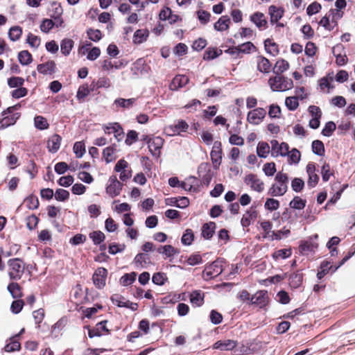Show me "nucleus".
<instances>
[{
  "instance_id": "obj_1",
  "label": "nucleus",
  "mask_w": 355,
  "mask_h": 355,
  "mask_svg": "<svg viewBox=\"0 0 355 355\" xmlns=\"http://www.w3.org/2000/svg\"><path fill=\"white\" fill-rule=\"evenodd\" d=\"M276 184H273L268 191V193L272 196H282L284 195L288 190V176L286 173L278 172L275 178Z\"/></svg>"
},
{
  "instance_id": "obj_2",
  "label": "nucleus",
  "mask_w": 355,
  "mask_h": 355,
  "mask_svg": "<svg viewBox=\"0 0 355 355\" xmlns=\"http://www.w3.org/2000/svg\"><path fill=\"white\" fill-rule=\"evenodd\" d=\"M268 84L272 92H285L293 87V80L282 75L270 77Z\"/></svg>"
},
{
  "instance_id": "obj_3",
  "label": "nucleus",
  "mask_w": 355,
  "mask_h": 355,
  "mask_svg": "<svg viewBox=\"0 0 355 355\" xmlns=\"http://www.w3.org/2000/svg\"><path fill=\"white\" fill-rule=\"evenodd\" d=\"M224 259L218 258L212 263L207 264L202 272V278L205 281H209L218 277L223 271V263Z\"/></svg>"
},
{
  "instance_id": "obj_4",
  "label": "nucleus",
  "mask_w": 355,
  "mask_h": 355,
  "mask_svg": "<svg viewBox=\"0 0 355 355\" xmlns=\"http://www.w3.org/2000/svg\"><path fill=\"white\" fill-rule=\"evenodd\" d=\"M9 267V277L11 279L17 280L21 279L24 271L23 261L19 258L10 259L8 261Z\"/></svg>"
},
{
  "instance_id": "obj_5",
  "label": "nucleus",
  "mask_w": 355,
  "mask_h": 355,
  "mask_svg": "<svg viewBox=\"0 0 355 355\" xmlns=\"http://www.w3.org/2000/svg\"><path fill=\"white\" fill-rule=\"evenodd\" d=\"M198 174L201 178L203 184L208 186L213 177L214 172L211 169V164L209 162H202L198 167Z\"/></svg>"
},
{
  "instance_id": "obj_6",
  "label": "nucleus",
  "mask_w": 355,
  "mask_h": 355,
  "mask_svg": "<svg viewBox=\"0 0 355 355\" xmlns=\"http://www.w3.org/2000/svg\"><path fill=\"white\" fill-rule=\"evenodd\" d=\"M210 157L214 169L216 171L218 170L221 164L223 158L222 144L220 141H214L210 153Z\"/></svg>"
},
{
  "instance_id": "obj_7",
  "label": "nucleus",
  "mask_w": 355,
  "mask_h": 355,
  "mask_svg": "<svg viewBox=\"0 0 355 355\" xmlns=\"http://www.w3.org/2000/svg\"><path fill=\"white\" fill-rule=\"evenodd\" d=\"M122 187L123 184L117 180L116 176L112 175L109 178L105 191L111 198H114L120 194Z\"/></svg>"
},
{
  "instance_id": "obj_8",
  "label": "nucleus",
  "mask_w": 355,
  "mask_h": 355,
  "mask_svg": "<svg viewBox=\"0 0 355 355\" xmlns=\"http://www.w3.org/2000/svg\"><path fill=\"white\" fill-rule=\"evenodd\" d=\"M271 144V156L277 157L278 156L286 157L288 155L289 145L286 142L279 143L277 140L272 139L270 141Z\"/></svg>"
},
{
  "instance_id": "obj_9",
  "label": "nucleus",
  "mask_w": 355,
  "mask_h": 355,
  "mask_svg": "<svg viewBox=\"0 0 355 355\" xmlns=\"http://www.w3.org/2000/svg\"><path fill=\"white\" fill-rule=\"evenodd\" d=\"M268 303V291L261 290L257 291L250 298V304L257 305L260 309H264Z\"/></svg>"
},
{
  "instance_id": "obj_10",
  "label": "nucleus",
  "mask_w": 355,
  "mask_h": 355,
  "mask_svg": "<svg viewBox=\"0 0 355 355\" xmlns=\"http://www.w3.org/2000/svg\"><path fill=\"white\" fill-rule=\"evenodd\" d=\"M107 275V270L105 268H97L92 277L94 284L99 289L105 286V280Z\"/></svg>"
},
{
  "instance_id": "obj_11",
  "label": "nucleus",
  "mask_w": 355,
  "mask_h": 355,
  "mask_svg": "<svg viewBox=\"0 0 355 355\" xmlns=\"http://www.w3.org/2000/svg\"><path fill=\"white\" fill-rule=\"evenodd\" d=\"M266 114V112L263 108L258 107L248 112L247 120L250 123L258 125L264 119Z\"/></svg>"
},
{
  "instance_id": "obj_12",
  "label": "nucleus",
  "mask_w": 355,
  "mask_h": 355,
  "mask_svg": "<svg viewBox=\"0 0 355 355\" xmlns=\"http://www.w3.org/2000/svg\"><path fill=\"white\" fill-rule=\"evenodd\" d=\"M104 131L105 134H114V137L118 141L122 140L124 137V132L121 125L119 123H109L105 126Z\"/></svg>"
},
{
  "instance_id": "obj_13",
  "label": "nucleus",
  "mask_w": 355,
  "mask_h": 355,
  "mask_svg": "<svg viewBox=\"0 0 355 355\" xmlns=\"http://www.w3.org/2000/svg\"><path fill=\"white\" fill-rule=\"evenodd\" d=\"M245 182L250 185L253 190L259 193L262 192L264 189L263 182L255 174L250 173L246 175Z\"/></svg>"
},
{
  "instance_id": "obj_14",
  "label": "nucleus",
  "mask_w": 355,
  "mask_h": 355,
  "mask_svg": "<svg viewBox=\"0 0 355 355\" xmlns=\"http://www.w3.org/2000/svg\"><path fill=\"white\" fill-rule=\"evenodd\" d=\"M306 173L309 175L307 186L310 188H314L319 181V176L315 173V164L313 162H309L306 165Z\"/></svg>"
},
{
  "instance_id": "obj_15",
  "label": "nucleus",
  "mask_w": 355,
  "mask_h": 355,
  "mask_svg": "<svg viewBox=\"0 0 355 355\" xmlns=\"http://www.w3.org/2000/svg\"><path fill=\"white\" fill-rule=\"evenodd\" d=\"M164 139L160 137H153L149 144L148 148L153 157H158L160 155V150L164 144Z\"/></svg>"
},
{
  "instance_id": "obj_16",
  "label": "nucleus",
  "mask_w": 355,
  "mask_h": 355,
  "mask_svg": "<svg viewBox=\"0 0 355 355\" xmlns=\"http://www.w3.org/2000/svg\"><path fill=\"white\" fill-rule=\"evenodd\" d=\"M237 341L234 340H220L216 341L212 346L214 349L220 351H231L237 346Z\"/></svg>"
},
{
  "instance_id": "obj_17",
  "label": "nucleus",
  "mask_w": 355,
  "mask_h": 355,
  "mask_svg": "<svg viewBox=\"0 0 355 355\" xmlns=\"http://www.w3.org/2000/svg\"><path fill=\"white\" fill-rule=\"evenodd\" d=\"M258 213L256 210V207L254 206H251V207L247 210L243 214L241 220V224L243 227H249L251 223L257 218Z\"/></svg>"
},
{
  "instance_id": "obj_18",
  "label": "nucleus",
  "mask_w": 355,
  "mask_h": 355,
  "mask_svg": "<svg viewBox=\"0 0 355 355\" xmlns=\"http://www.w3.org/2000/svg\"><path fill=\"white\" fill-rule=\"evenodd\" d=\"M189 81V78L186 75H177L171 80L169 88L172 91H177L184 87Z\"/></svg>"
},
{
  "instance_id": "obj_19",
  "label": "nucleus",
  "mask_w": 355,
  "mask_h": 355,
  "mask_svg": "<svg viewBox=\"0 0 355 355\" xmlns=\"http://www.w3.org/2000/svg\"><path fill=\"white\" fill-rule=\"evenodd\" d=\"M216 224L215 222L205 223L201 227V236L205 240H210L215 234Z\"/></svg>"
},
{
  "instance_id": "obj_20",
  "label": "nucleus",
  "mask_w": 355,
  "mask_h": 355,
  "mask_svg": "<svg viewBox=\"0 0 355 355\" xmlns=\"http://www.w3.org/2000/svg\"><path fill=\"white\" fill-rule=\"evenodd\" d=\"M107 321V320H103L101 322H99L96 324V327L93 329H89L88 328V336L90 338H92L94 337H100L102 336L101 331H105L107 334H109L110 331L106 327Z\"/></svg>"
},
{
  "instance_id": "obj_21",
  "label": "nucleus",
  "mask_w": 355,
  "mask_h": 355,
  "mask_svg": "<svg viewBox=\"0 0 355 355\" xmlns=\"http://www.w3.org/2000/svg\"><path fill=\"white\" fill-rule=\"evenodd\" d=\"M268 13L270 15V21L272 24L277 23L284 15V10L282 8H278L272 5L268 8Z\"/></svg>"
},
{
  "instance_id": "obj_22",
  "label": "nucleus",
  "mask_w": 355,
  "mask_h": 355,
  "mask_svg": "<svg viewBox=\"0 0 355 355\" xmlns=\"http://www.w3.org/2000/svg\"><path fill=\"white\" fill-rule=\"evenodd\" d=\"M62 137L58 135L54 134L47 141L48 150L51 153H55L58 151L60 147Z\"/></svg>"
},
{
  "instance_id": "obj_23",
  "label": "nucleus",
  "mask_w": 355,
  "mask_h": 355,
  "mask_svg": "<svg viewBox=\"0 0 355 355\" xmlns=\"http://www.w3.org/2000/svg\"><path fill=\"white\" fill-rule=\"evenodd\" d=\"M55 67L56 65L55 62L53 60H49L45 63L39 64L37 66V70L40 73L43 75H51L55 72Z\"/></svg>"
},
{
  "instance_id": "obj_24",
  "label": "nucleus",
  "mask_w": 355,
  "mask_h": 355,
  "mask_svg": "<svg viewBox=\"0 0 355 355\" xmlns=\"http://www.w3.org/2000/svg\"><path fill=\"white\" fill-rule=\"evenodd\" d=\"M189 128L188 123L184 120H179L176 124L171 125L168 130L173 132V135H180L182 132H185Z\"/></svg>"
},
{
  "instance_id": "obj_25",
  "label": "nucleus",
  "mask_w": 355,
  "mask_h": 355,
  "mask_svg": "<svg viewBox=\"0 0 355 355\" xmlns=\"http://www.w3.org/2000/svg\"><path fill=\"white\" fill-rule=\"evenodd\" d=\"M230 22L231 19L228 15H223L214 23V28L216 31H225L230 28Z\"/></svg>"
},
{
  "instance_id": "obj_26",
  "label": "nucleus",
  "mask_w": 355,
  "mask_h": 355,
  "mask_svg": "<svg viewBox=\"0 0 355 355\" xmlns=\"http://www.w3.org/2000/svg\"><path fill=\"white\" fill-rule=\"evenodd\" d=\"M3 116V119L0 120V130L5 129L10 125H14L17 120L19 118L20 114L17 112L10 116Z\"/></svg>"
},
{
  "instance_id": "obj_27",
  "label": "nucleus",
  "mask_w": 355,
  "mask_h": 355,
  "mask_svg": "<svg viewBox=\"0 0 355 355\" xmlns=\"http://www.w3.org/2000/svg\"><path fill=\"white\" fill-rule=\"evenodd\" d=\"M116 152V145L115 144L106 147L103 150V157L106 164H109L116 159L115 153Z\"/></svg>"
},
{
  "instance_id": "obj_28",
  "label": "nucleus",
  "mask_w": 355,
  "mask_h": 355,
  "mask_svg": "<svg viewBox=\"0 0 355 355\" xmlns=\"http://www.w3.org/2000/svg\"><path fill=\"white\" fill-rule=\"evenodd\" d=\"M303 281V274L300 270L296 271L290 275L288 279V283L291 288H299Z\"/></svg>"
},
{
  "instance_id": "obj_29",
  "label": "nucleus",
  "mask_w": 355,
  "mask_h": 355,
  "mask_svg": "<svg viewBox=\"0 0 355 355\" xmlns=\"http://www.w3.org/2000/svg\"><path fill=\"white\" fill-rule=\"evenodd\" d=\"M250 18V21L254 23L259 29L265 28L267 24V21L262 12H256L252 14Z\"/></svg>"
},
{
  "instance_id": "obj_30",
  "label": "nucleus",
  "mask_w": 355,
  "mask_h": 355,
  "mask_svg": "<svg viewBox=\"0 0 355 355\" xmlns=\"http://www.w3.org/2000/svg\"><path fill=\"white\" fill-rule=\"evenodd\" d=\"M148 35L147 29H138L134 33L132 42L135 44H142L147 40Z\"/></svg>"
},
{
  "instance_id": "obj_31",
  "label": "nucleus",
  "mask_w": 355,
  "mask_h": 355,
  "mask_svg": "<svg viewBox=\"0 0 355 355\" xmlns=\"http://www.w3.org/2000/svg\"><path fill=\"white\" fill-rule=\"evenodd\" d=\"M190 302L196 306H202L204 303V293L200 290L193 291L190 294Z\"/></svg>"
},
{
  "instance_id": "obj_32",
  "label": "nucleus",
  "mask_w": 355,
  "mask_h": 355,
  "mask_svg": "<svg viewBox=\"0 0 355 355\" xmlns=\"http://www.w3.org/2000/svg\"><path fill=\"white\" fill-rule=\"evenodd\" d=\"M288 62L284 59H280L276 62L275 67L272 69V71L275 76L282 75V73L288 70Z\"/></svg>"
},
{
  "instance_id": "obj_33",
  "label": "nucleus",
  "mask_w": 355,
  "mask_h": 355,
  "mask_svg": "<svg viewBox=\"0 0 355 355\" xmlns=\"http://www.w3.org/2000/svg\"><path fill=\"white\" fill-rule=\"evenodd\" d=\"M318 247V244L316 242L306 240L301 242L300 245V250L302 252L308 253L315 252Z\"/></svg>"
},
{
  "instance_id": "obj_34",
  "label": "nucleus",
  "mask_w": 355,
  "mask_h": 355,
  "mask_svg": "<svg viewBox=\"0 0 355 355\" xmlns=\"http://www.w3.org/2000/svg\"><path fill=\"white\" fill-rule=\"evenodd\" d=\"M270 62L268 59L263 56H259L257 61V69L264 73H268L270 70Z\"/></svg>"
},
{
  "instance_id": "obj_35",
  "label": "nucleus",
  "mask_w": 355,
  "mask_h": 355,
  "mask_svg": "<svg viewBox=\"0 0 355 355\" xmlns=\"http://www.w3.org/2000/svg\"><path fill=\"white\" fill-rule=\"evenodd\" d=\"M286 157H288V164H297L301 159V153L298 149L293 148L291 151L288 150Z\"/></svg>"
},
{
  "instance_id": "obj_36",
  "label": "nucleus",
  "mask_w": 355,
  "mask_h": 355,
  "mask_svg": "<svg viewBox=\"0 0 355 355\" xmlns=\"http://www.w3.org/2000/svg\"><path fill=\"white\" fill-rule=\"evenodd\" d=\"M74 45V42L71 39L64 38L60 42L61 53L67 56L70 54Z\"/></svg>"
},
{
  "instance_id": "obj_37",
  "label": "nucleus",
  "mask_w": 355,
  "mask_h": 355,
  "mask_svg": "<svg viewBox=\"0 0 355 355\" xmlns=\"http://www.w3.org/2000/svg\"><path fill=\"white\" fill-rule=\"evenodd\" d=\"M333 266L331 265L330 262L328 261H322L320 265L319 269L317 272V278L318 279H322L327 274L330 272L331 268Z\"/></svg>"
},
{
  "instance_id": "obj_38",
  "label": "nucleus",
  "mask_w": 355,
  "mask_h": 355,
  "mask_svg": "<svg viewBox=\"0 0 355 355\" xmlns=\"http://www.w3.org/2000/svg\"><path fill=\"white\" fill-rule=\"evenodd\" d=\"M264 47L266 51L273 56L279 53L278 45L270 38L264 40Z\"/></svg>"
},
{
  "instance_id": "obj_39",
  "label": "nucleus",
  "mask_w": 355,
  "mask_h": 355,
  "mask_svg": "<svg viewBox=\"0 0 355 355\" xmlns=\"http://www.w3.org/2000/svg\"><path fill=\"white\" fill-rule=\"evenodd\" d=\"M10 343L6 344L4 349L7 352L19 351L21 349V345L18 340V335H15L10 339Z\"/></svg>"
},
{
  "instance_id": "obj_40",
  "label": "nucleus",
  "mask_w": 355,
  "mask_h": 355,
  "mask_svg": "<svg viewBox=\"0 0 355 355\" xmlns=\"http://www.w3.org/2000/svg\"><path fill=\"white\" fill-rule=\"evenodd\" d=\"M136 101V98H118L114 100V105H115L118 107H122L125 109H129L130 108L135 102Z\"/></svg>"
},
{
  "instance_id": "obj_41",
  "label": "nucleus",
  "mask_w": 355,
  "mask_h": 355,
  "mask_svg": "<svg viewBox=\"0 0 355 355\" xmlns=\"http://www.w3.org/2000/svg\"><path fill=\"white\" fill-rule=\"evenodd\" d=\"M223 51L214 47L207 48L204 53L203 59L207 60H214L222 54Z\"/></svg>"
},
{
  "instance_id": "obj_42",
  "label": "nucleus",
  "mask_w": 355,
  "mask_h": 355,
  "mask_svg": "<svg viewBox=\"0 0 355 355\" xmlns=\"http://www.w3.org/2000/svg\"><path fill=\"white\" fill-rule=\"evenodd\" d=\"M270 153V146L267 142L259 141L257 147V154L259 157L266 158Z\"/></svg>"
},
{
  "instance_id": "obj_43",
  "label": "nucleus",
  "mask_w": 355,
  "mask_h": 355,
  "mask_svg": "<svg viewBox=\"0 0 355 355\" xmlns=\"http://www.w3.org/2000/svg\"><path fill=\"white\" fill-rule=\"evenodd\" d=\"M8 291L12 295V297L15 299L20 298L22 296V292L21 290V287L18 283L12 282L8 285L7 287Z\"/></svg>"
},
{
  "instance_id": "obj_44",
  "label": "nucleus",
  "mask_w": 355,
  "mask_h": 355,
  "mask_svg": "<svg viewBox=\"0 0 355 355\" xmlns=\"http://www.w3.org/2000/svg\"><path fill=\"white\" fill-rule=\"evenodd\" d=\"M89 237L92 240V242L95 245H100L105 239L104 233L100 230H96L90 232L89 234Z\"/></svg>"
},
{
  "instance_id": "obj_45",
  "label": "nucleus",
  "mask_w": 355,
  "mask_h": 355,
  "mask_svg": "<svg viewBox=\"0 0 355 355\" xmlns=\"http://www.w3.org/2000/svg\"><path fill=\"white\" fill-rule=\"evenodd\" d=\"M18 60L23 66L31 64L33 61L32 55L27 50H24L18 53Z\"/></svg>"
},
{
  "instance_id": "obj_46",
  "label": "nucleus",
  "mask_w": 355,
  "mask_h": 355,
  "mask_svg": "<svg viewBox=\"0 0 355 355\" xmlns=\"http://www.w3.org/2000/svg\"><path fill=\"white\" fill-rule=\"evenodd\" d=\"M306 200L300 196H295L289 202V207L294 209L302 210L306 207Z\"/></svg>"
},
{
  "instance_id": "obj_47",
  "label": "nucleus",
  "mask_w": 355,
  "mask_h": 355,
  "mask_svg": "<svg viewBox=\"0 0 355 355\" xmlns=\"http://www.w3.org/2000/svg\"><path fill=\"white\" fill-rule=\"evenodd\" d=\"M35 127L40 130H44L49 128V123L47 119L43 116H36L34 117Z\"/></svg>"
},
{
  "instance_id": "obj_48",
  "label": "nucleus",
  "mask_w": 355,
  "mask_h": 355,
  "mask_svg": "<svg viewBox=\"0 0 355 355\" xmlns=\"http://www.w3.org/2000/svg\"><path fill=\"white\" fill-rule=\"evenodd\" d=\"M311 148L313 153L318 156H323L324 155V146L322 141L316 139L312 142Z\"/></svg>"
},
{
  "instance_id": "obj_49",
  "label": "nucleus",
  "mask_w": 355,
  "mask_h": 355,
  "mask_svg": "<svg viewBox=\"0 0 355 355\" xmlns=\"http://www.w3.org/2000/svg\"><path fill=\"white\" fill-rule=\"evenodd\" d=\"M194 240V234L191 229H187L184 232L182 238L181 242L184 245H191Z\"/></svg>"
},
{
  "instance_id": "obj_50",
  "label": "nucleus",
  "mask_w": 355,
  "mask_h": 355,
  "mask_svg": "<svg viewBox=\"0 0 355 355\" xmlns=\"http://www.w3.org/2000/svg\"><path fill=\"white\" fill-rule=\"evenodd\" d=\"M136 277L135 272L125 273L120 278V284L123 286L131 285L136 280Z\"/></svg>"
},
{
  "instance_id": "obj_51",
  "label": "nucleus",
  "mask_w": 355,
  "mask_h": 355,
  "mask_svg": "<svg viewBox=\"0 0 355 355\" xmlns=\"http://www.w3.org/2000/svg\"><path fill=\"white\" fill-rule=\"evenodd\" d=\"M196 13L200 24L206 25L210 21L211 14L208 11L201 9L197 10Z\"/></svg>"
},
{
  "instance_id": "obj_52",
  "label": "nucleus",
  "mask_w": 355,
  "mask_h": 355,
  "mask_svg": "<svg viewBox=\"0 0 355 355\" xmlns=\"http://www.w3.org/2000/svg\"><path fill=\"white\" fill-rule=\"evenodd\" d=\"M291 234V231L288 229H286L284 227L282 230H278L277 232L272 231V234L270 235V240H281L283 238H286Z\"/></svg>"
},
{
  "instance_id": "obj_53",
  "label": "nucleus",
  "mask_w": 355,
  "mask_h": 355,
  "mask_svg": "<svg viewBox=\"0 0 355 355\" xmlns=\"http://www.w3.org/2000/svg\"><path fill=\"white\" fill-rule=\"evenodd\" d=\"M22 34L21 28L18 26H12L8 31V37L11 41H17Z\"/></svg>"
},
{
  "instance_id": "obj_54",
  "label": "nucleus",
  "mask_w": 355,
  "mask_h": 355,
  "mask_svg": "<svg viewBox=\"0 0 355 355\" xmlns=\"http://www.w3.org/2000/svg\"><path fill=\"white\" fill-rule=\"evenodd\" d=\"M336 129V123L334 121H328L325 123L324 127L322 128L321 134L324 137H329L333 135Z\"/></svg>"
},
{
  "instance_id": "obj_55",
  "label": "nucleus",
  "mask_w": 355,
  "mask_h": 355,
  "mask_svg": "<svg viewBox=\"0 0 355 355\" xmlns=\"http://www.w3.org/2000/svg\"><path fill=\"white\" fill-rule=\"evenodd\" d=\"M24 202L26 203V207L31 210L36 209L39 207L38 198L33 194L26 197L24 200Z\"/></svg>"
},
{
  "instance_id": "obj_56",
  "label": "nucleus",
  "mask_w": 355,
  "mask_h": 355,
  "mask_svg": "<svg viewBox=\"0 0 355 355\" xmlns=\"http://www.w3.org/2000/svg\"><path fill=\"white\" fill-rule=\"evenodd\" d=\"M73 153L76 157L81 158L86 152L85 145L84 141H76L73 144Z\"/></svg>"
},
{
  "instance_id": "obj_57",
  "label": "nucleus",
  "mask_w": 355,
  "mask_h": 355,
  "mask_svg": "<svg viewBox=\"0 0 355 355\" xmlns=\"http://www.w3.org/2000/svg\"><path fill=\"white\" fill-rule=\"evenodd\" d=\"M285 105L290 111L295 110L299 106L298 97L288 96L285 99Z\"/></svg>"
},
{
  "instance_id": "obj_58",
  "label": "nucleus",
  "mask_w": 355,
  "mask_h": 355,
  "mask_svg": "<svg viewBox=\"0 0 355 355\" xmlns=\"http://www.w3.org/2000/svg\"><path fill=\"white\" fill-rule=\"evenodd\" d=\"M24 83V79L19 76H12L8 79V85L10 88H19L22 87Z\"/></svg>"
},
{
  "instance_id": "obj_59",
  "label": "nucleus",
  "mask_w": 355,
  "mask_h": 355,
  "mask_svg": "<svg viewBox=\"0 0 355 355\" xmlns=\"http://www.w3.org/2000/svg\"><path fill=\"white\" fill-rule=\"evenodd\" d=\"M304 187V181L300 178H294L291 181V188L293 191L300 193Z\"/></svg>"
},
{
  "instance_id": "obj_60",
  "label": "nucleus",
  "mask_w": 355,
  "mask_h": 355,
  "mask_svg": "<svg viewBox=\"0 0 355 355\" xmlns=\"http://www.w3.org/2000/svg\"><path fill=\"white\" fill-rule=\"evenodd\" d=\"M280 203L279 201L275 198H267L264 207L266 209L272 211L277 210L279 207Z\"/></svg>"
},
{
  "instance_id": "obj_61",
  "label": "nucleus",
  "mask_w": 355,
  "mask_h": 355,
  "mask_svg": "<svg viewBox=\"0 0 355 355\" xmlns=\"http://www.w3.org/2000/svg\"><path fill=\"white\" fill-rule=\"evenodd\" d=\"M70 193L63 189H57L55 193V198L60 202H64L69 198Z\"/></svg>"
},
{
  "instance_id": "obj_62",
  "label": "nucleus",
  "mask_w": 355,
  "mask_h": 355,
  "mask_svg": "<svg viewBox=\"0 0 355 355\" xmlns=\"http://www.w3.org/2000/svg\"><path fill=\"white\" fill-rule=\"evenodd\" d=\"M166 279V275L161 272L154 273L152 277L153 283L158 286L164 285Z\"/></svg>"
},
{
  "instance_id": "obj_63",
  "label": "nucleus",
  "mask_w": 355,
  "mask_h": 355,
  "mask_svg": "<svg viewBox=\"0 0 355 355\" xmlns=\"http://www.w3.org/2000/svg\"><path fill=\"white\" fill-rule=\"evenodd\" d=\"M110 300L112 303L116 305L119 307H125L127 306L126 302L127 300L124 297L119 294H114L111 296Z\"/></svg>"
},
{
  "instance_id": "obj_64",
  "label": "nucleus",
  "mask_w": 355,
  "mask_h": 355,
  "mask_svg": "<svg viewBox=\"0 0 355 355\" xmlns=\"http://www.w3.org/2000/svg\"><path fill=\"white\" fill-rule=\"evenodd\" d=\"M88 38L93 42H98L102 38V33L98 29L89 28L87 31Z\"/></svg>"
}]
</instances>
